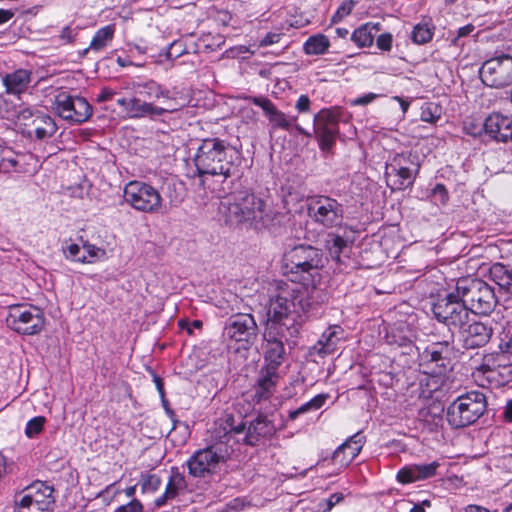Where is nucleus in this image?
<instances>
[{
  "instance_id": "obj_1",
  "label": "nucleus",
  "mask_w": 512,
  "mask_h": 512,
  "mask_svg": "<svg viewBox=\"0 0 512 512\" xmlns=\"http://www.w3.org/2000/svg\"><path fill=\"white\" fill-rule=\"evenodd\" d=\"M321 291L296 284L280 287L278 293L269 300L265 326L273 325L290 333H299L301 314L313 313L322 302Z\"/></svg>"
},
{
  "instance_id": "obj_2",
  "label": "nucleus",
  "mask_w": 512,
  "mask_h": 512,
  "mask_svg": "<svg viewBox=\"0 0 512 512\" xmlns=\"http://www.w3.org/2000/svg\"><path fill=\"white\" fill-rule=\"evenodd\" d=\"M221 209L226 223L230 225L247 224L256 230L271 229L280 225L282 219L286 217L281 212L268 209L266 201L249 188L236 190L224 197Z\"/></svg>"
},
{
  "instance_id": "obj_3",
  "label": "nucleus",
  "mask_w": 512,
  "mask_h": 512,
  "mask_svg": "<svg viewBox=\"0 0 512 512\" xmlns=\"http://www.w3.org/2000/svg\"><path fill=\"white\" fill-rule=\"evenodd\" d=\"M196 175L222 176L224 179L240 177L242 156L240 151L218 137L200 141L193 157Z\"/></svg>"
},
{
  "instance_id": "obj_4",
  "label": "nucleus",
  "mask_w": 512,
  "mask_h": 512,
  "mask_svg": "<svg viewBox=\"0 0 512 512\" xmlns=\"http://www.w3.org/2000/svg\"><path fill=\"white\" fill-rule=\"evenodd\" d=\"M324 267L322 251L312 245L298 244L287 248L283 254L284 273L291 276V281H311L319 276Z\"/></svg>"
},
{
  "instance_id": "obj_5",
  "label": "nucleus",
  "mask_w": 512,
  "mask_h": 512,
  "mask_svg": "<svg viewBox=\"0 0 512 512\" xmlns=\"http://www.w3.org/2000/svg\"><path fill=\"white\" fill-rule=\"evenodd\" d=\"M457 297L467 305L470 313L488 315L498 304L494 288L474 277H461L455 283Z\"/></svg>"
},
{
  "instance_id": "obj_6",
  "label": "nucleus",
  "mask_w": 512,
  "mask_h": 512,
  "mask_svg": "<svg viewBox=\"0 0 512 512\" xmlns=\"http://www.w3.org/2000/svg\"><path fill=\"white\" fill-rule=\"evenodd\" d=\"M486 397L482 392L472 391L455 399L446 410V420L455 429L475 423L485 412Z\"/></svg>"
},
{
  "instance_id": "obj_7",
  "label": "nucleus",
  "mask_w": 512,
  "mask_h": 512,
  "mask_svg": "<svg viewBox=\"0 0 512 512\" xmlns=\"http://www.w3.org/2000/svg\"><path fill=\"white\" fill-rule=\"evenodd\" d=\"M431 310L437 321L446 325L450 331L462 328L464 324H468L471 315L462 298L457 297L456 287L444 297H439L433 303ZM448 339H454L453 332L450 333Z\"/></svg>"
},
{
  "instance_id": "obj_8",
  "label": "nucleus",
  "mask_w": 512,
  "mask_h": 512,
  "mask_svg": "<svg viewBox=\"0 0 512 512\" xmlns=\"http://www.w3.org/2000/svg\"><path fill=\"white\" fill-rule=\"evenodd\" d=\"M228 447L223 444H212L196 450L186 461L188 473L194 478H206L216 473L219 464L229 458Z\"/></svg>"
},
{
  "instance_id": "obj_9",
  "label": "nucleus",
  "mask_w": 512,
  "mask_h": 512,
  "mask_svg": "<svg viewBox=\"0 0 512 512\" xmlns=\"http://www.w3.org/2000/svg\"><path fill=\"white\" fill-rule=\"evenodd\" d=\"M307 213L313 223L324 228L341 227L344 220V206L328 195H315L309 198Z\"/></svg>"
},
{
  "instance_id": "obj_10",
  "label": "nucleus",
  "mask_w": 512,
  "mask_h": 512,
  "mask_svg": "<svg viewBox=\"0 0 512 512\" xmlns=\"http://www.w3.org/2000/svg\"><path fill=\"white\" fill-rule=\"evenodd\" d=\"M419 168L416 156L411 153L396 154L385 167L387 186L392 191H402L411 187Z\"/></svg>"
},
{
  "instance_id": "obj_11",
  "label": "nucleus",
  "mask_w": 512,
  "mask_h": 512,
  "mask_svg": "<svg viewBox=\"0 0 512 512\" xmlns=\"http://www.w3.org/2000/svg\"><path fill=\"white\" fill-rule=\"evenodd\" d=\"M123 198L125 203L136 211L157 214L163 207L161 193L152 185L142 181H130L124 187Z\"/></svg>"
},
{
  "instance_id": "obj_12",
  "label": "nucleus",
  "mask_w": 512,
  "mask_h": 512,
  "mask_svg": "<svg viewBox=\"0 0 512 512\" xmlns=\"http://www.w3.org/2000/svg\"><path fill=\"white\" fill-rule=\"evenodd\" d=\"M6 324L19 334L36 335L43 330L45 317L43 311L36 306L18 304L9 307Z\"/></svg>"
},
{
  "instance_id": "obj_13",
  "label": "nucleus",
  "mask_w": 512,
  "mask_h": 512,
  "mask_svg": "<svg viewBox=\"0 0 512 512\" xmlns=\"http://www.w3.org/2000/svg\"><path fill=\"white\" fill-rule=\"evenodd\" d=\"M298 334H288L287 331L275 328L273 325L264 326V364L280 368L287 356L285 344L289 345L291 339L297 337Z\"/></svg>"
},
{
  "instance_id": "obj_14",
  "label": "nucleus",
  "mask_w": 512,
  "mask_h": 512,
  "mask_svg": "<svg viewBox=\"0 0 512 512\" xmlns=\"http://www.w3.org/2000/svg\"><path fill=\"white\" fill-rule=\"evenodd\" d=\"M258 332V325L252 314L238 313L226 320L223 335L248 349L256 341Z\"/></svg>"
},
{
  "instance_id": "obj_15",
  "label": "nucleus",
  "mask_w": 512,
  "mask_h": 512,
  "mask_svg": "<svg viewBox=\"0 0 512 512\" xmlns=\"http://www.w3.org/2000/svg\"><path fill=\"white\" fill-rule=\"evenodd\" d=\"M55 113L66 121L81 124L92 115V106L80 96H74L66 91L59 92L53 102Z\"/></svg>"
},
{
  "instance_id": "obj_16",
  "label": "nucleus",
  "mask_w": 512,
  "mask_h": 512,
  "mask_svg": "<svg viewBox=\"0 0 512 512\" xmlns=\"http://www.w3.org/2000/svg\"><path fill=\"white\" fill-rule=\"evenodd\" d=\"M482 82L493 88H503L512 84V57L502 54L486 60L479 71Z\"/></svg>"
},
{
  "instance_id": "obj_17",
  "label": "nucleus",
  "mask_w": 512,
  "mask_h": 512,
  "mask_svg": "<svg viewBox=\"0 0 512 512\" xmlns=\"http://www.w3.org/2000/svg\"><path fill=\"white\" fill-rule=\"evenodd\" d=\"M313 134L323 153H332L339 135V118L328 109H322L314 116Z\"/></svg>"
},
{
  "instance_id": "obj_18",
  "label": "nucleus",
  "mask_w": 512,
  "mask_h": 512,
  "mask_svg": "<svg viewBox=\"0 0 512 512\" xmlns=\"http://www.w3.org/2000/svg\"><path fill=\"white\" fill-rule=\"evenodd\" d=\"M458 330L463 347L467 350L484 347L489 343L494 333L492 321H469L468 324H464Z\"/></svg>"
},
{
  "instance_id": "obj_19",
  "label": "nucleus",
  "mask_w": 512,
  "mask_h": 512,
  "mask_svg": "<svg viewBox=\"0 0 512 512\" xmlns=\"http://www.w3.org/2000/svg\"><path fill=\"white\" fill-rule=\"evenodd\" d=\"M281 379L279 368L263 365L257 375L253 386V399L256 402L268 400L276 392L277 385Z\"/></svg>"
},
{
  "instance_id": "obj_20",
  "label": "nucleus",
  "mask_w": 512,
  "mask_h": 512,
  "mask_svg": "<svg viewBox=\"0 0 512 512\" xmlns=\"http://www.w3.org/2000/svg\"><path fill=\"white\" fill-rule=\"evenodd\" d=\"M365 443V436L357 432L342 443L332 454L331 462L339 468H346L359 455Z\"/></svg>"
},
{
  "instance_id": "obj_21",
  "label": "nucleus",
  "mask_w": 512,
  "mask_h": 512,
  "mask_svg": "<svg viewBox=\"0 0 512 512\" xmlns=\"http://www.w3.org/2000/svg\"><path fill=\"white\" fill-rule=\"evenodd\" d=\"M245 99L262 108L273 128H281L287 131L292 128L296 117L288 118L285 113L277 109L269 98L263 96H248Z\"/></svg>"
},
{
  "instance_id": "obj_22",
  "label": "nucleus",
  "mask_w": 512,
  "mask_h": 512,
  "mask_svg": "<svg viewBox=\"0 0 512 512\" xmlns=\"http://www.w3.org/2000/svg\"><path fill=\"white\" fill-rule=\"evenodd\" d=\"M484 135L497 142L512 141V120L499 113L490 114L483 122Z\"/></svg>"
},
{
  "instance_id": "obj_23",
  "label": "nucleus",
  "mask_w": 512,
  "mask_h": 512,
  "mask_svg": "<svg viewBox=\"0 0 512 512\" xmlns=\"http://www.w3.org/2000/svg\"><path fill=\"white\" fill-rule=\"evenodd\" d=\"M276 432L277 428L273 420H271L268 415L260 413L249 423L244 442L245 444L253 447L258 445L260 439L271 438L276 434Z\"/></svg>"
},
{
  "instance_id": "obj_24",
  "label": "nucleus",
  "mask_w": 512,
  "mask_h": 512,
  "mask_svg": "<svg viewBox=\"0 0 512 512\" xmlns=\"http://www.w3.org/2000/svg\"><path fill=\"white\" fill-rule=\"evenodd\" d=\"M440 467L438 461L428 464H412L401 468L397 473V481L402 484H409L417 481H423L434 477L437 469Z\"/></svg>"
},
{
  "instance_id": "obj_25",
  "label": "nucleus",
  "mask_w": 512,
  "mask_h": 512,
  "mask_svg": "<svg viewBox=\"0 0 512 512\" xmlns=\"http://www.w3.org/2000/svg\"><path fill=\"white\" fill-rule=\"evenodd\" d=\"M187 482L183 473L177 467L171 468V473L165 487L164 493L155 499L156 507H163L170 500L175 499L179 492L185 490Z\"/></svg>"
},
{
  "instance_id": "obj_26",
  "label": "nucleus",
  "mask_w": 512,
  "mask_h": 512,
  "mask_svg": "<svg viewBox=\"0 0 512 512\" xmlns=\"http://www.w3.org/2000/svg\"><path fill=\"white\" fill-rule=\"evenodd\" d=\"M342 332V328L338 325L327 328L317 343L311 348V354H317L320 357L332 354L336 350Z\"/></svg>"
},
{
  "instance_id": "obj_27",
  "label": "nucleus",
  "mask_w": 512,
  "mask_h": 512,
  "mask_svg": "<svg viewBox=\"0 0 512 512\" xmlns=\"http://www.w3.org/2000/svg\"><path fill=\"white\" fill-rule=\"evenodd\" d=\"M169 111V109L155 106L152 102H148L140 99L137 96H133L131 107L129 108V112L126 118L141 119L149 117L153 119L154 117L162 116Z\"/></svg>"
},
{
  "instance_id": "obj_28",
  "label": "nucleus",
  "mask_w": 512,
  "mask_h": 512,
  "mask_svg": "<svg viewBox=\"0 0 512 512\" xmlns=\"http://www.w3.org/2000/svg\"><path fill=\"white\" fill-rule=\"evenodd\" d=\"M422 359L426 366L434 365L431 368V373L436 376L445 374L451 364V356L448 355L447 347L444 348V351L426 348L423 351Z\"/></svg>"
},
{
  "instance_id": "obj_29",
  "label": "nucleus",
  "mask_w": 512,
  "mask_h": 512,
  "mask_svg": "<svg viewBox=\"0 0 512 512\" xmlns=\"http://www.w3.org/2000/svg\"><path fill=\"white\" fill-rule=\"evenodd\" d=\"M131 89L134 96L140 99H159L161 97L169 98V90L164 89L159 83L150 79L147 81H138L131 83Z\"/></svg>"
},
{
  "instance_id": "obj_30",
  "label": "nucleus",
  "mask_w": 512,
  "mask_h": 512,
  "mask_svg": "<svg viewBox=\"0 0 512 512\" xmlns=\"http://www.w3.org/2000/svg\"><path fill=\"white\" fill-rule=\"evenodd\" d=\"M31 81V72L26 69H18L3 77V84L8 94H20L24 92Z\"/></svg>"
},
{
  "instance_id": "obj_31",
  "label": "nucleus",
  "mask_w": 512,
  "mask_h": 512,
  "mask_svg": "<svg viewBox=\"0 0 512 512\" xmlns=\"http://www.w3.org/2000/svg\"><path fill=\"white\" fill-rule=\"evenodd\" d=\"M489 277L500 290L512 293V267L500 262L494 263L489 269Z\"/></svg>"
},
{
  "instance_id": "obj_32",
  "label": "nucleus",
  "mask_w": 512,
  "mask_h": 512,
  "mask_svg": "<svg viewBox=\"0 0 512 512\" xmlns=\"http://www.w3.org/2000/svg\"><path fill=\"white\" fill-rule=\"evenodd\" d=\"M32 124L35 126V137L39 140L51 137L57 131L55 121L46 114L37 113L32 120Z\"/></svg>"
},
{
  "instance_id": "obj_33",
  "label": "nucleus",
  "mask_w": 512,
  "mask_h": 512,
  "mask_svg": "<svg viewBox=\"0 0 512 512\" xmlns=\"http://www.w3.org/2000/svg\"><path fill=\"white\" fill-rule=\"evenodd\" d=\"M328 398H329V395L325 394V393H321V394L314 396L311 400L302 404L297 409L290 410L288 413V419L291 421H294L300 415L320 409L326 403Z\"/></svg>"
},
{
  "instance_id": "obj_34",
  "label": "nucleus",
  "mask_w": 512,
  "mask_h": 512,
  "mask_svg": "<svg viewBox=\"0 0 512 512\" xmlns=\"http://www.w3.org/2000/svg\"><path fill=\"white\" fill-rule=\"evenodd\" d=\"M115 33V27L113 25H106L100 28L93 36L89 48L84 50L87 53L88 50L100 51L112 41Z\"/></svg>"
},
{
  "instance_id": "obj_35",
  "label": "nucleus",
  "mask_w": 512,
  "mask_h": 512,
  "mask_svg": "<svg viewBox=\"0 0 512 512\" xmlns=\"http://www.w3.org/2000/svg\"><path fill=\"white\" fill-rule=\"evenodd\" d=\"M330 47V41L324 34L310 36L304 43V52L307 55H321Z\"/></svg>"
},
{
  "instance_id": "obj_36",
  "label": "nucleus",
  "mask_w": 512,
  "mask_h": 512,
  "mask_svg": "<svg viewBox=\"0 0 512 512\" xmlns=\"http://www.w3.org/2000/svg\"><path fill=\"white\" fill-rule=\"evenodd\" d=\"M53 488L43 483H36L26 490L24 495H30L31 499L39 500L41 503L48 504L53 508L54 497Z\"/></svg>"
},
{
  "instance_id": "obj_37",
  "label": "nucleus",
  "mask_w": 512,
  "mask_h": 512,
  "mask_svg": "<svg viewBox=\"0 0 512 512\" xmlns=\"http://www.w3.org/2000/svg\"><path fill=\"white\" fill-rule=\"evenodd\" d=\"M326 243L332 259L335 260L338 264H343L344 261L342 260L341 255L347 248V241L340 235L328 234Z\"/></svg>"
},
{
  "instance_id": "obj_38",
  "label": "nucleus",
  "mask_w": 512,
  "mask_h": 512,
  "mask_svg": "<svg viewBox=\"0 0 512 512\" xmlns=\"http://www.w3.org/2000/svg\"><path fill=\"white\" fill-rule=\"evenodd\" d=\"M16 503L19 512H51L52 510L48 504L41 503L36 499H31L30 495H23Z\"/></svg>"
},
{
  "instance_id": "obj_39",
  "label": "nucleus",
  "mask_w": 512,
  "mask_h": 512,
  "mask_svg": "<svg viewBox=\"0 0 512 512\" xmlns=\"http://www.w3.org/2000/svg\"><path fill=\"white\" fill-rule=\"evenodd\" d=\"M351 39L359 47H369L374 42L375 34L371 33V26L369 24H364L352 33Z\"/></svg>"
},
{
  "instance_id": "obj_40",
  "label": "nucleus",
  "mask_w": 512,
  "mask_h": 512,
  "mask_svg": "<svg viewBox=\"0 0 512 512\" xmlns=\"http://www.w3.org/2000/svg\"><path fill=\"white\" fill-rule=\"evenodd\" d=\"M433 28L428 24H417L411 33V39L414 43L422 45L428 43L433 37Z\"/></svg>"
},
{
  "instance_id": "obj_41",
  "label": "nucleus",
  "mask_w": 512,
  "mask_h": 512,
  "mask_svg": "<svg viewBox=\"0 0 512 512\" xmlns=\"http://www.w3.org/2000/svg\"><path fill=\"white\" fill-rule=\"evenodd\" d=\"M441 117V108L433 102L424 103L421 107L420 118L424 122L436 123Z\"/></svg>"
},
{
  "instance_id": "obj_42",
  "label": "nucleus",
  "mask_w": 512,
  "mask_h": 512,
  "mask_svg": "<svg viewBox=\"0 0 512 512\" xmlns=\"http://www.w3.org/2000/svg\"><path fill=\"white\" fill-rule=\"evenodd\" d=\"M161 478L156 474L142 473L140 476V485L142 493H153L161 486Z\"/></svg>"
},
{
  "instance_id": "obj_43",
  "label": "nucleus",
  "mask_w": 512,
  "mask_h": 512,
  "mask_svg": "<svg viewBox=\"0 0 512 512\" xmlns=\"http://www.w3.org/2000/svg\"><path fill=\"white\" fill-rule=\"evenodd\" d=\"M178 188H182V183L174 179H167L163 184V192L170 199V203L176 205L182 201V195L177 192Z\"/></svg>"
},
{
  "instance_id": "obj_44",
  "label": "nucleus",
  "mask_w": 512,
  "mask_h": 512,
  "mask_svg": "<svg viewBox=\"0 0 512 512\" xmlns=\"http://www.w3.org/2000/svg\"><path fill=\"white\" fill-rule=\"evenodd\" d=\"M45 422L46 418L44 416H36L30 419L26 424L25 435L28 438L36 437L43 430Z\"/></svg>"
},
{
  "instance_id": "obj_45",
  "label": "nucleus",
  "mask_w": 512,
  "mask_h": 512,
  "mask_svg": "<svg viewBox=\"0 0 512 512\" xmlns=\"http://www.w3.org/2000/svg\"><path fill=\"white\" fill-rule=\"evenodd\" d=\"M430 196L435 203L440 205H446L449 200L448 191L446 187L441 183L435 185V187L431 190Z\"/></svg>"
},
{
  "instance_id": "obj_46",
  "label": "nucleus",
  "mask_w": 512,
  "mask_h": 512,
  "mask_svg": "<svg viewBox=\"0 0 512 512\" xmlns=\"http://www.w3.org/2000/svg\"><path fill=\"white\" fill-rule=\"evenodd\" d=\"M64 255L67 259L77 261L80 263L88 262L85 255L80 256V247L78 244L72 243L66 248H63Z\"/></svg>"
},
{
  "instance_id": "obj_47",
  "label": "nucleus",
  "mask_w": 512,
  "mask_h": 512,
  "mask_svg": "<svg viewBox=\"0 0 512 512\" xmlns=\"http://www.w3.org/2000/svg\"><path fill=\"white\" fill-rule=\"evenodd\" d=\"M510 354H512V352H503L502 350H500V353H498L495 358L493 357V365L508 367V373L510 376H512V363L510 362ZM490 359H492V357L488 358V362L490 361Z\"/></svg>"
},
{
  "instance_id": "obj_48",
  "label": "nucleus",
  "mask_w": 512,
  "mask_h": 512,
  "mask_svg": "<svg viewBox=\"0 0 512 512\" xmlns=\"http://www.w3.org/2000/svg\"><path fill=\"white\" fill-rule=\"evenodd\" d=\"M185 53V46L181 41H174L169 45L166 51L167 59H177Z\"/></svg>"
},
{
  "instance_id": "obj_49",
  "label": "nucleus",
  "mask_w": 512,
  "mask_h": 512,
  "mask_svg": "<svg viewBox=\"0 0 512 512\" xmlns=\"http://www.w3.org/2000/svg\"><path fill=\"white\" fill-rule=\"evenodd\" d=\"M344 499V494L336 492L330 495V497L319 505L323 508L324 512L330 511L336 504L340 503Z\"/></svg>"
},
{
  "instance_id": "obj_50",
  "label": "nucleus",
  "mask_w": 512,
  "mask_h": 512,
  "mask_svg": "<svg viewBox=\"0 0 512 512\" xmlns=\"http://www.w3.org/2000/svg\"><path fill=\"white\" fill-rule=\"evenodd\" d=\"M114 512H144V506L136 498H133L129 503L119 506Z\"/></svg>"
},
{
  "instance_id": "obj_51",
  "label": "nucleus",
  "mask_w": 512,
  "mask_h": 512,
  "mask_svg": "<svg viewBox=\"0 0 512 512\" xmlns=\"http://www.w3.org/2000/svg\"><path fill=\"white\" fill-rule=\"evenodd\" d=\"M393 37L390 33H382L376 38V45L382 51H390Z\"/></svg>"
},
{
  "instance_id": "obj_52",
  "label": "nucleus",
  "mask_w": 512,
  "mask_h": 512,
  "mask_svg": "<svg viewBox=\"0 0 512 512\" xmlns=\"http://www.w3.org/2000/svg\"><path fill=\"white\" fill-rule=\"evenodd\" d=\"M464 131L467 135L478 137L484 134L483 123L476 124L474 121L464 122Z\"/></svg>"
},
{
  "instance_id": "obj_53",
  "label": "nucleus",
  "mask_w": 512,
  "mask_h": 512,
  "mask_svg": "<svg viewBox=\"0 0 512 512\" xmlns=\"http://www.w3.org/2000/svg\"><path fill=\"white\" fill-rule=\"evenodd\" d=\"M499 349L503 352H512V325L507 328L499 343Z\"/></svg>"
},
{
  "instance_id": "obj_54",
  "label": "nucleus",
  "mask_w": 512,
  "mask_h": 512,
  "mask_svg": "<svg viewBox=\"0 0 512 512\" xmlns=\"http://www.w3.org/2000/svg\"><path fill=\"white\" fill-rule=\"evenodd\" d=\"M387 343L390 345H397L399 347H410L412 345L411 339L404 336H399L397 338L394 334L387 335Z\"/></svg>"
},
{
  "instance_id": "obj_55",
  "label": "nucleus",
  "mask_w": 512,
  "mask_h": 512,
  "mask_svg": "<svg viewBox=\"0 0 512 512\" xmlns=\"http://www.w3.org/2000/svg\"><path fill=\"white\" fill-rule=\"evenodd\" d=\"M77 36V30L72 29L70 26H66L62 29L59 38L65 43H72Z\"/></svg>"
},
{
  "instance_id": "obj_56",
  "label": "nucleus",
  "mask_w": 512,
  "mask_h": 512,
  "mask_svg": "<svg viewBox=\"0 0 512 512\" xmlns=\"http://www.w3.org/2000/svg\"><path fill=\"white\" fill-rule=\"evenodd\" d=\"M311 101L307 95H300L296 101L295 108L299 113L308 112L310 109Z\"/></svg>"
},
{
  "instance_id": "obj_57",
  "label": "nucleus",
  "mask_w": 512,
  "mask_h": 512,
  "mask_svg": "<svg viewBox=\"0 0 512 512\" xmlns=\"http://www.w3.org/2000/svg\"><path fill=\"white\" fill-rule=\"evenodd\" d=\"M116 91L109 87H103L100 90V93L97 95V102L102 103L106 102L108 100L113 99V97L116 95Z\"/></svg>"
},
{
  "instance_id": "obj_58",
  "label": "nucleus",
  "mask_w": 512,
  "mask_h": 512,
  "mask_svg": "<svg viewBox=\"0 0 512 512\" xmlns=\"http://www.w3.org/2000/svg\"><path fill=\"white\" fill-rule=\"evenodd\" d=\"M227 425L229 426V431L234 434H241L243 432H247L246 423L241 421L238 425H234L233 417H228L226 420Z\"/></svg>"
},
{
  "instance_id": "obj_59",
  "label": "nucleus",
  "mask_w": 512,
  "mask_h": 512,
  "mask_svg": "<svg viewBox=\"0 0 512 512\" xmlns=\"http://www.w3.org/2000/svg\"><path fill=\"white\" fill-rule=\"evenodd\" d=\"M113 486L114 484L106 486L105 489H103L97 494L96 498H102L104 503L106 505H109L113 501V498L119 493V491H115L112 496H108V493L110 492Z\"/></svg>"
},
{
  "instance_id": "obj_60",
  "label": "nucleus",
  "mask_w": 512,
  "mask_h": 512,
  "mask_svg": "<svg viewBox=\"0 0 512 512\" xmlns=\"http://www.w3.org/2000/svg\"><path fill=\"white\" fill-rule=\"evenodd\" d=\"M447 347L448 349V355L451 356L453 347H452V341L451 340H445L442 342H436L432 343L428 348L429 349H435L437 351H444V348Z\"/></svg>"
},
{
  "instance_id": "obj_61",
  "label": "nucleus",
  "mask_w": 512,
  "mask_h": 512,
  "mask_svg": "<svg viewBox=\"0 0 512 512\" xmlns=\"http://www.w3.org/2000/svg\"><path fill=\"white\" fill-rule=\"evenodd\" d=\"M474 30H475V26L473 24H467V25H465L463 27H460L457 30V37L453 40V43L457 44V41L460 38H463V37H466V36L470 35Z\"/></svg>"
},
{
  "instance_id": "obj_62",
  "label": "nucleus",
  "mask_w": 512,
  "mask_h": 512,
  "mask_svg": "<svg viewBox=\"0 0 512 512\" xmlns=\"http://www.w3.org/2000/svg\"><path fill=\"white\" fill-rule=\"evenodd\" d=\"M378 97L377 94H374V93H368V94H365L361 97H358L357 99H355L353 101V104L354 105H361V106H364V105H367L369 103H371L372 101H374L376 98Z\"/></svg>"
},
{
  "instance_id": "obj_63",
  "label": "nucleus",
  "mask_w": 512,
  "mask_h": 512,
  "mask_svg": "<svg viewBox=\"0 0 512 512\" xmlns=\"http://www.w3.org/2000/svg\"><path fill=\"white\" fill-rule=\"evenodd\" d=\"M280 39V35L277 33H268L261 40V46H269L271 44L277 43Z\"/></svg>"
},
{
  "instance_id": "obj_64",
  "label": "nucleus",
  "mask_w": 512,
  "mask_h": 512,
  "mask_svg": "<svg viewBox=\"0 0 512 512\" xmlns=\"http://www.w3.org/2000/svg\"><path fill=\"white\" fill-rule=\"evenodd\" d=\"M464 512H497V510L491 511V510L487 509L484 506L476 505V504H470V505H467L464 508Z\"/></svg>"
}]
</instances>
